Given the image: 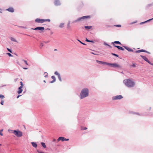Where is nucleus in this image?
<instances>
[{
	"label": "nucleus",
	"instance_id": "5fc2aeb1",
	"mask_svg": "<svg viewBox=\"0 0 153 153\" xmlns=\"http://www.w3.org/2000/svg\"><path fill=\"white\" fill-rule=\"evenodd\" d=\"M21 96L20 95H18L17 97V98H19V97Z\"/></svg>",
	"mask_w": 153,
	"mask_h": 153
},
{
	"label": "nucleus",
	"instance_id": "f257e3e1",
	"mask_svg": "<svg viewBox=\"0 0 153 153\" xmlns=\"http://www.w3.org/2000/svg\"><path fill=\"white\" fill-rule=\"evenodd\" d=\"M89 91L87 88H83L80 93V98L81 99H83L89 95Z\"/></svg>",
	"mask_w": 153,
	"mask_h": 153
},
{
	"label": "nucleus",
	"instance_id": "5701e85b",
	"mask_svg": "<svg viewBox=\"0 0 153 153\" xmlns=\"http://www.w3.org/2000/svg\"><path fill=\"white\" fill-rule=\"evenodd\" d=\"M92 26H85V28L87 29H89L91 28Z\"/></svg>",
	"mask_w": 153,
	"mask_h": 153
},
{
	"label": "nucleus",
	"instance_id": "4c0bfd02",
	"mask_svg": "<svg viewBox=\"0 0 153 153\" xmlns=\"http://www.w3.org/2000/svg\"><path fill=\"white\" fill-rule=\"evenodd\" d=\"M87 129V128L86 127L82 128H81V129L82 130H86Z\"/></svg>",
	"mask_w": 153,
	"mask_h": 153
},
{
	"label": "nucleus",
	"instance_id": "e433bc0d",
	"mask_svg": "<svg viewBox=\"0 0 153 153\" xmlns=\"http://www.w3.org/2000/svg\"><path fill=\"white\" fill-rule=\"evenodd\" d=\"M7 49L8 51L10 52L11 53H12V51L10 49L8 48H7Z\"/></svg>",
	"mask_w": 153,
	"mask_h": 153
},
{
	"label": "nucleus",
	"instance_id": "09e8293b",
	"mask_svg": "<svg viewBox=\"0 0 153 153\" xmlns=\"http://www.w3.org/2000/svg\"><path fill=\"white\" fill-rule=\"evenodd\" d=\"M146 52V53H149V54H150V53L149 52L147 51H146V52Z\"/></svg>",
	"mask_w": 153,
	"mask_h": 153
},
{
	"label": "nucleus",
	"instance_id": "6e6d98bb",
	"mask_svg": "<svg viewBox=\"0 0 153 153\" xmlns=\"http://www.w3.org/2000/svg\"><path fill=\"white\" fill-rule=\"evenodd\" d=\"M23 68L24 69H25V70H27L28 69V68Z\"/></svg>",
	"mask_w": 153,
	"mask_h": 153
},
{
	"label": "nucleus",
	"instance_id": "bb28decb",
	"mask_svg": "<svg viewBox=\"0 0 153 153\" xmlns=\"http://www.w3.org/2000/svg\"><path fill=\"white\" fill-rule=\"evenodd\" d=\"M44 75H45V77L46 78H47L48 77V73L47 72H45L44 73Z\"/></svg>",
	"mask_w": 153,
	"mask_h": 153
},
{
	"label": "nucleus",
	"instance_id": "f3484780",
	"mask_svg": "<svg viewBox=\"0 0 153 153\" xmlns=\"http://www.w3.org/2000/svg\"><path fill=\"white\" fill-rule=\"evenodd\" d=\"M22 88L21 87H19L18 88V90L17 91V93L18 94H21L22 91Z\"/></svg>",
	"mask_w": 153,
	"mask_h": 153
},
{
	"label": "nucleus",
	"instance_id": "6e6552de",
	"mask_svg": "<svg viewBox=\"0 0 153 153\" xmlns=\"http://www.w3.org/2000/svg\"><path fill=\"white\" fill-rule=\"evenodd\" d=\"M35 21L37 23H42L44 22V19L37 18L35 19Z\"/></svg>",
	"mask_w": 153,
	"mask_h": 153
},
{
	"label": "nucleus",
	"instance_id": "774afa93",
	"mask_svg": "<svg viewBox=\"0 0 153 153\" xmlns=\"http://www.w3.org/2000/svg\"><path fill=\"white\" fill-rule=\"evenodd\" d=\"M0 13H2V12L1 11H0Z\"/></svg>",
	"mask_w": 153,
	"mask_h": 153
},
{
	"label": "nucleus",
	"instance_id": "49530a36",
	"mask_svg": "<svg viewBox=\"0 0 153 153\" xmlns=\"http://www.w3.org/2000/svg\"><path fill=\"white\" fill-rule=\"evenodd\" d=\"M91 53L92 54L94 55H97V53H93V52H91Z\"/></svg>",
	"mask_w": 153,
	"mask_h": 153
},
{
	"label": "nucleus",
	"instance_id": "f8f14e48",
	"mask_svg": "<svg viewBox=\"0 0 153 153\" xmlns=\"http://www.w3.org/2000/svg\"><path fill=\"white\" fill-rule=\"evenodd\" d=\"M54 4L56 6H58L61 4V3L59 0H55Z\"/></svg>",
	"mask_w": 153,
	"mask_h": 153
},
{
	"label": "nucleus",
	"instance_id": "58836bf2",
	"mask_svg": "<svg viewBox=\"0 0 153 153\" xmlns=\"http://www.w3.org/2000/svg\"><path fill=\"white\" fill-rule=\"evenodd\" d=\"M4 100H2L1 101V102H0L1 104V105H3L4 104Z\"/></svg>",
	"mask_w": 153,
	"mask_h": 153
},
{
	"label": "nucleus",
	"instance_id": "864d4df0",
	"mask_svg": "<svg viewBox=\"0 0 153 153\" xmlns=\"http://www.w3.org/2000/svg\"><path fill=\"white\" fill-rule=\"evenodd\" d=\"M69 140V139L65 138V141H68V140Z\"/></svg>",
	"mask_w": 153,
	"mask_h": 153
},
{
	"label": "nucleus",
	"instance_id": "423d86ee",
	"mask_svg": "<svg viewBox=\"0 0 153 153\" xmlns=\"http://www.w3.org/2000/svg\"><path fill=\"white\" fill-rule=\"evenodd\" d=\"M123 98L122 96L121 95H117L114 96L112 97V99L113 100H120Z\"/></svg>",
	"mask_w": 153,
	"mask_h": 153
},
{
	"label": "nucleus",
	"instance_id": "338daca9",
	"mask_svg": "<svg viewBox=\"0 0 153 153\" xmlns=\"http://www.w3.org/2000/svg\"><path fill=\"white\" fill-rule=\"evenodd\" d=\"M53 33V32H51V34H52Z\"/></svg>",
	"mask_w": 153,
	"mask_h": 153
},
{
	"label": "nucleus",
	"instance_id": "72a5a7b5",
	"mask_svg": "<svg viewBox=\"0 0 153 153\" xmlns=\"http://www.w3.org/2000/svg\"><path fill=\"white\" fill-rule=\"evenodd\" d=\"M77 40L79 41L82 44V45H86V44L85 43H83L81 41H80V40H79V39H77Z\"/></svg>",
	"mask_w": 153,
	"mask_h": 153
},
{
	"label": "nucleus",
	"instance_id": "7ed1b4c3",
	"mask_svg": "<svg viewBox=\"0 0 153 153\" xmlns=\"http://www.w3.org/2000/svg\"><path fill=\"white\" fill-rule=\"evenodd\" d=\"M91 18V16H83L82 17H79L77 19L73 21L72 22V23H74L76 22H79L81 21H82L83 20L86 19V18H89L90 19Z\"/></svg>",
	"mask_w": 153,
	"mask_h": 153
},
{
	"label": "nucleus",
	"instance_id": "a18cd8bd",
	"mask_svg": "<svg viewBox=\"0 0 153 153\" xmlns=\"http://www.w3.org/2000/svg\"><path fill=\"white\" fill-rule=\"evenodd\" d=\"M86 41L87 42H90V40L88 39H86Z\"/></svg>",
	"mask_w": 153,
	"mask_h": 153
},
{
	"label": "nucleus",
	"instance_id": "6ab92c4d",
	"mask_svg": "<svg viewBox=\"0 0 153 153\" xmlns=\"http://www.w3.org/2000/svg\"><path fill=\"white\" fill-rule=\"evenodd\" d=\"M31 144L33 147L35 148L37 147V144L36 143L34 142H31Z\"/></svg>",
	"mask_w": 153,
	"mask_h": 153
},
{
	"label": "nucleus",
	"instance_id": "0eeeda50",
	"mask_svg": "<svg viewBox=\"0 0 153 153\" xmlns=\"http://www.w3.org/2000/svg\"><path fill=\"white\" fill-rule=\"evenodd\" d=\"M31 29L35 30H40L42 31L44 30L45 28L43 27H36L35 28H31Z\"/></svg>",
	"mask_w": 153,
	"mask_h": 153
},
{
	"label": "nucleus",
	"instance_id": "79ce46f5",
	"mask_svg": "<svg viewBox=\"0 0 153 153\" xmlns=\"http://www.w3.org/2000/svg\"><path fill=\"white\" fill-rule=\"evenodd\" d=\"M104 45H107V46L109 45L108 44H107V43H106V42H104Z\"/></svg>",
	"mask_w": 153,
	"mask_h": 153
},
{
	"label": "nucleus",
	"instance_id": "4468645a",
	"mask_svg": "<svg viewBox=\"0 0 153 153\" xmlns=\"http://www.w3.org/2000/svg\"><path fill=\"white\" fill-rule=\"evenodd\" d=\"M6 10L11 13H13L14 12V10L13 8L11 7L7 9Z\"/></svg>",
	"mask_w": 153,
	"mask_h": 153
},
{
	"label": "nucleus",
	"instance_id": "4d7b16f0",
	"mask_svg": "<svg viewBox=\"0 0 153 153\" xmlns=\"http://www.w3.org/2000/svg\"><path fill=\"white\" fill-rule=\"evenodd\" d=\"M144 23L143 22H141L140 23V25H142V24H144Z\"/></svg>",
	"mask_w": 153,
	"mask_h": 153
},
{
	"label": "nucleus",
	"instance_id": "052dcab7",
	"mask_svg": "<svg viewBox=\"0 0 153 153\" xmlns=\"http://www.w3.org/2000/svg\"><path fill=\"white\" fill-rule=\"evenodd\" d=\"M108 46L110 48H111V46L110 45H108Z\"/></svg>",
	"mask_w": 153,
	"mask_h": 153
},
{
	"label": "nucleus",
	"instance_id": "a878e982",
	"mask_svg": "<svg viewBox=\"0 0 153 153\" xmlns=\"http://www.w3.org/2000/svg\"><path fill=\"white\" fill-rule=\"evenodd\" d=\"M64 23H61L60 24L59 27L60 28H62L64 27Z\"/></svg>",
	"mask_w": 153,
	"mask_h": 153
},
{
	"label": "nucleus",
	"instance_id": "c9c22d12",
	"mask_svg": "<svg viewBox=\"0 0 153 153\" xmlns=\"http://www.w3.org/2000/svg\"><path fill=\"white\" fill-rule=\"evenodd\" d=\"M20 85H21V86L20 87H21L22 88L23 86V84L22 83V82H20Z\"/></svg>",
	"mask_w": 153,
	"mask_h": 153
},
{
	"label": "nucleus",
	"instance_id": "603ef678",
	"mask_svg": "<svg viewBox=\"0 0 153 153\" xmlns=\"http://www.w3.org/2000/svg\"><path fill=\"white\" fill-rule=\"evenodd\" d=\"M153 3H152V4H149L148 5H149V6H151L152 5H153Z\"/></svg>",
	"mask_w": 153,
	"mask_h": 153
},
{
	"label": "nucleus",
	"instance_id": "13d9d810",
	"mask_svg": "<svg viewBox=\"0 0 153 153\" xmlns=\"http://www.w3.org/2000/svg\"><path fill=\"white\" fill-rule=\"evenodd\" d=\"M56 141V140L55 139H54L53 140V141Z\"/></svg>",
	"mask_w": 153,
	"mask_h": 153
},
{
	"label": "nucleus",
	"instance_id": "39448f33",
	"mask_svg": "<svg viewBox=\"0 0 153 153\" xmlns=\"http://www.w3.org/2000/svg\"><path fill=\"white\" fill-rule=\"evenodd\" d=\"M109 66H111L112 67H117L121 68V66L120 65H119L117 63H107V65Z\"/></svg>",
	"mask_w": 153,
	"mask_h": 153
},
{
	"label": "nucleus",
	"instance_id": "e2e57ef3",
	"mask_svg": "<svg viewBox=\"0 0 153 153\" xmlns=\"http://www.w3.org/2000/svg\"><path fill=\"white\" fill-rule=\"evenodd\" d=\"M143 22L145 23L147 22H146V21L144 22Z\"/></svg>",
	"mask_w": 153,
	"mask_h": 153
},
{
	"label": "nucleus",
	"instance_id": "c03bdc74",
	"mask_svg": "<svg viewBox=\"0 0 153 153\" xmlns=\"http://www.w3.org/2000/svg\"><path fill=\"white\" fill-rule=\"evenodd\" d=\"M50 42V41H47V42H46V41H43V42L45 43H48Z\"/></svg>",
	"mask_w": 153,
	"mask_h": 153
},
{
	"label": "nucleus",
	"instance_id": "8fccbe9b",
	"mask_svg": "<svg viewBox=\"0 0 153 153\" xmlns=\"http://www.w3.org/2000/svg\"><path fill=\"white\" fill-rule=\"evenodd\" d=\"M149 63L150 64L152 65H153V63H151L149 61Z\"/></svg>",
	"mask_w": 153,
	"mask_h": 153
},
{
	"label": "nucleus",
	"instance_id": "9b49d317",
	"mask_svg": "<svg viewBox=\"0 0 153 153\" xmlns=\"http://www.w3.org/2000/svg\"><path fill=\"white\" fill-rule=\"evenodd\" d=\"M96 62L97 63H98L99 64L107 65L108 62H102L101 61H98L97 60H96Z\"/></svg>",
	"mask_w": 153,
	"mask_h": 153
},
{
	"label": "nucleus",
	"instance_id": "0e129e2a",
	"mask_svg": "<svg viewBox=\"0 0 153 153\" xmlns=\"http://www.w3.org/2000/svg\"><path fill=\"white\" fill-rule=\"evenodd\" d=\"M47 30H50V28H48L47 29Z\"/></svg>",
	"mask_w": 153,
	"mask_h": 153
},
{
	"label": "nucleus",
	"instance_id": "473e14b6",
	"mask_svg": "<svg viewBox=\"0 0 153 153\" xmlns=\"http://www.w3.org/2000/svg\"><path fill=\"white\" fill-rule=\"evenodd\" d=\"M3 131V129H1V130H0V135L1 136H3V134L2 133V132Z\"/></svg>",
	"mask_w": 153,
	"mask_h": 153
},
{
	"label": "nucleus",
	"instance_id": "bf43d9fd",
	"mask_svg": "<svg viewBox=\"0 0 153 153\" xmlns=\"http://www.w3.org/2000/svg\"><path fill=\"white\" fill-rule=\"evenodd\" d=\"M134 114H137V115H139V114H138V113H134Z\"/></svg>",
	"mask_w": 153,
	"mask_h": 153
},
{
	"label": "nucleus",
	"instance_id": "680f3d73",
	"mask_svg": "<svg viewBox=\"0 0 153 153\" xmlns=\"http://www.w3.org/2000/svg\"><path fill=\"white\" fill-rule=\"evenodd\" d=\"M54 51H57V50L56 49H55L54 50Z\"/></svg>",
	"mask_w": 153,
	"mask_h": 153
},
{
	"label": "nucleus",
	"instance_id": "412c9836",
	"mask_svg": "<svg viewBox=\"0 0 153 153\" xmlns=\"http://www.w3.org/2000/svg\"><path fill=\"white\" fill-rule=\"evenodd\" d=\"M112 44H113L114 45V43H115L116 44H119L120 45H122L121 42L118 41H115L114 42H112Z\"/></svg>",
	"mask_w": 153,
	"mask_h": 153
},
{
	"label": "nucleus",
	"instance_id": "c85d7f7f",
	"mask_svg": "<svg viewBox=\"0 0 153 153\" xmlns=\"http://www.w3.org/2000/svg\"><path fill=\"white\" fill-rule=\"evenodd\" d=\"M6 54L8 55L10 57H13V56L9 53H7Z\"/></svg>",
	"mask_w": 153,
	"mask_h": 153
},
{
	"label": "nucleus",
	"instance_id": "f03ea898",
	"mask_svg": "<svg viewBox=\"0 0 153 153\" xmlns=\"http://www.w3.org/2000/svg\"><path fill=\"white\" fill-rule=\"evenodd\" d=\"M123 82L126 86L129 88L132 87L135 85L134 82L130 79H124Z\"/></svg>",
	"mask_w": 153,
	"mask_h": 153
},
{
	"label": "nucleus",
	"instance_id": "a211bd4d",
	"mask_svg": "<svg viewBox=\"0 0 153 153\" xmlns=\"http://www.w3.org/2000/svg\"><path fill=\"white\" fill-rule=\"evenodd\" d=\"M51 78L53 79V80L50 82V83H53L56 81V78L54 76H51Z\"/></svg>",
	"mask_w": 153,
	"mask_h": 153
},
{
	"label": "nucleus",
	"instance_id": "2f4dec72",
	"mask_svg": "<svg viewBox=\"0 0 153 153\" xmlns=\"http://www.w3.org/2000/svg\"><path fill=\"white\" fill-rule=\"evenodd\" d=\"M22 61L25 62V63L27 65H28V63H27V62L26 60H22Z\"/></svg>",
	"mask_w": 153,
	"mask_h": 153
},
{
	"label": "nucleus",
	"instance_id": "393cba45",
	"mask_svg": "<svg viewBox=\"0 0 153 153\" xmlns=\"http://www.w3.org/2000/svg\"><path fill=\"white\" fill-rule=\"evenodd\" d=\"M130 67L135 68L136 67L135 63H133L132 65H130Z\"/></svg>",
	"mask_w": 153,
	"mask_h": 153
},
{
	"label": "nucleus",
	"instance_id": "37998d69",
	"mask_svg": "<svg viewBox=\"0 0 153 153\" xmlns=\"http://www.w3.org/2000/svg\"><path fill=\"white\" fill-rule=\"evenodd\" d=\"M19 27H21V28H27L25 27H23V26H19Z\"/></svg>",
	"mask_w": 153,
	"mask_h": 153
},
{
	"label": "nucleus",
	"instance_id": "cd10ccee",
	"mask_svg": "<svg viewBox=\"0 0 153 153\" xmlns=\"http://www.w3.org/2000/svg\"><path fill=\"white\" fill-rule=\"evenodd\" d=\"M51 20L50 19H44V22H50Z\"/></svg>",
	"mask_w": 153,
	"mask_h": 153
},
{
	"label": "nucleus",
	"instance_id": "4be33fe9",
	"mask_svg": "<svg viewBox=\"0 0 153 153\" xmlns=\"http://www.w3.org/2000/svg\"><path fill=\"white\" fill-rule=\"evenodd\" d=\"M10 39L13 42H17V41L15 39H14V38L13 37H11Z\"/></svg>",
	"mask_w": 153,
	"mask_h": 153
},
{
	"label": "nucleus",
	"instance_id": "c756f323",
	"mask_svg": "<svg viewBox=\"0 0 153 153\" xmlns=\"http://www.w3.org/2000/svg\"><path fill=\"white\" fill-rule=\"evenodd\" d=\"M44 46L43 44L42 43H41L40 44V48H42Z\"/></svg>",
	"mask_w": 153,
	"mask_h": 153
},
{
	"label": "nucleus",
	"instance_id": "a19ab883",
	"mask_svg": "<svg viewBox=\"0 0 153 153\" xmlns=\"http://www.w3.org/2000/svg\"><path fill=\"white\" fill-rule=\"evenodd\" d=\"M153 19V18H152V19H149L147 21H146V22H149V21H150L152 20Z\"/></svg>",
	"mask_w": 153,
	"mask_h": 153
},
{
	"label": "nucleus",
	"instance_id": "ea45409f",
	"mask_svg": "<svg viewBox=\"0 0 153 153\" xmlns=\"http://www.w3.org/2000/svg\"><path fill=\"white\" fill-rule=\"evenodd\" d=\"M114 26L117 27H121V25H115Z\"/></svg>",
	"mask_w": 153,
	"mask_h": 153
},
{
	"label": "nucleus",
	"instance_id": "7c9ffc66",
	"mask_svg": "<svg viewBox=\"0 0 153 153\" xmlns=\"http://www.w3.org/2000/svg\"><path fill=\"white\" fill-rule=\"evenodd\" d=\"M111 54H112V55H113V56H116L117 57H118L119 56L118 55H117V54H116L112 53H111Z\"/></svg>",
	"mask_w": 153,
	"mask_h": 153
},
{
	"label": "nucleus",
	"instance_id": "de8ad7c7",
	"mask_svg": "<svg viewBox=\"0 0 153 153\" xmlns=\"http://www.w3.org/2000/svg\"><path fill=\"white\" fill-rule=\"evenodd\" d=\"M90 42H92V43H94V42L93 40H90Z\"/></svg>",
	"mask_w": 153,
	"mask_h": 153
},
{
	"label": "nucleus",
	"instance_id": "2eb2a0df",
	"mask_svg": "<svg viewBox=\"0 0 153 153\" xmlns=\"http://www.w3.org/2000/svg\"><path fill=\"white\" fill-rule=\"evenodd\" d=\"M62 140V141H65V138L63 137H59L58 139L57 140L58 141H59L60 140Z\"/></svg>",
	"mask_w": 153,
	"mask_h": 153
},
{
	"label": "nucleus",
	"instance_id": "9d476101",
	"mask_svg": "<svg viewBox=\"0 0 153 153\" xmlns=\"http://www.w3.org/2000/svg\"><path fill=\"white\" fill-rule=\"evenodd\" d=\"M140 57L143 59L144 60H145L146 61L148 62V63H149V61L148 60V59L146 58V56H143V55H140Z\"/></svg>",
	"mask_w": 153,
	"mask_h": 153
},
{
	"label": "nucleus",
	"instance_id": "f704fd0d",
	"mask_svg": "<svg viewBox=\"0 0 153 153\" xmlns=\"http://www.w3.org/2000/svg\"><path fill=\"white\" fill-rule=\"evenodd\" d=\"M4 98V96L0 94V98L1 99H3Z\"/></svg>",
	"mask_w": 153,
	"mask_h": 153
},
{
	"label": "nucleus",
	"instance_id": "20e7f679",
	"mask_svg": "<svg viewBox=\"0 0 153 153\" xmlns=\"http://www.w3.org/2000/svg\"><path fill=\"white\" fill-rule=\"evenodd\" d=\"M13 133L16 136L18 137H20L22 136V132L19 131V130H14Z\"/></svg>",
	"mask_w": 153,
	"mask_h": 153
},
{
	"label": "nucleus",
	"instance_id": "1a4fd4ad",
	"mask_svg": "<svg viewBox=\"0 0 153 153\" xmlns=\"http://www.w3.org/2000/svg\"><path fill=\"white\" fill-rule=\"evenodd\" d=\"M54 74L57 76L59 79L60 81H62L61 78L60 74L57 71H56L54 73Z\"/></svg>",
	"mask_w": 153,
	"mask_h": 153
},
{
	"label": "nucleus",
	"instance_id": "69168bd1",
	"mask_svg": "<svg viewBox=\"0 0 153 153\" xmlns=\"http://www.w3.org/2000/svg\"><path fill=\"white\" fill-rule=\"evenodd\" d=\"M43 82H45V83L46 82L45 80H44Z\"/></svg>",
	"mask_w": 153,
	"mask_h": 153
},
{
	"label": "nucleus",
	"instance_id": "aec40b11",
	"mask_svg": "<svg viewBox=\"0 0 153 153\" xmlns=\"http://www.w3.org/2000/svg\"><path fill=\"white\" fill-rule=\"evenodd\" d=\"M146 52V50L143 49H141L139 50H137L135 51V52L136 53H139L141 52Z\"/></svg>",
	"mask_w": 153,
	"mask_h": 153
},
{
	"label": "nucleus",
	"instance_id": "3c124183",
	"mask_svg": "<svg viewBox=\"0 0 153 153\" xmlns=\"http://www.w3.org/2000/svg\"><path fill=\"white\" fill-rule=\"evenodd\" d=\"M70 24V21H69L68 22V26H69V25Z\"/></svg>",
	"mask_w": 153,
	"mask_h": 153
},
{
	"label": "nucleus",
	"instance_id": "b1692460",
	"mask_svg": "<svg viewBox=\"0 0 153 153\" xmlns=\"http://www.w3.org/2000/svg\"><path fill=\"white\" fill-rule=\"evenodd\" d=\"M41 144L43 148H46V145L45 143H43V142H41Z\"/></svg>",
	"mask_w": 153,
	"mask_h": 153
},
{
	"label": "nucleus",
	"instance_id": "ddd939ff",
	"mask_svg": "<svg viewBox=\"0 0 153 153\" xmlns=\"http://www.w3.org/2000/svg\"><path fill=\"white\" fill-rule=\"evenodd\" d=\"M123 47H124L126 50H128V51L129 52H133V50L132 49L130 48L129 47H128L127 46H123Z\"/></svg>",
	"mask_w": 153,
	"mask_h": 153
},
{
	"label": "nucleus",
	"instance_id": "dca6fc26",
	"mask_svg": "<svg viewBox=\"0 0 153 153\" xmlns=\"http://www.w3.org/2000/svg\"><path fill=\"white\" fill-rule=\"evenodd\" d=\"M114 46L115 47L117 48L118 49L121 50L123 51L124 50V49L123 48L120 46L118 45H114Z\"/></svg>",
	"mask_w": 153,
	"mask_h": 153
}]
</instances>
